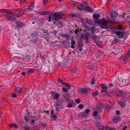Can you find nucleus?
<instances>
[{
    "mask_svg": "<svg viewBox=\"0 0 130 130\" xmlns=\"http://www.w3.org/2000/svg\"><path fill=\"white\" fill-rule=\"evenodd\" d=\"M94 22L96 24L100 25L101 28L106 29H107L108 28V27L107 25V24L111 22L109 20L106 19L104 18L99 20L95 19Z\"/></svg>",
    "mask_w": 130,
    "mask_h": 130,
    "instance_id": "f257e3e1",
    "label": "nucleus"
},
{
    "mask_svg": "<svg viewBox=\"0 0 130 130\" xmlns=\"http://www.w3.org/2000/svg\"><path fill=\"white\" fill-rule=\"evenodd\" d=\"M52 16L53 18L52 19L56 20L62 19V17L65 16V14L62 12H56L54 13Z\"/></svg>",
    "mask_w": 130,
    "mask_h": 130,
    "instance_id": "f03ea898",
    "label": "nucleus"
},
{
    "mask_svg": "<svg viewBox=\"0 0 130 130\" xmlns=\"http://www.w3.org/2000/svg\"><path fill=\"white\" fill-rule=\"evenodd\" d=\"M62 105V102L59 100H57L55 104L56 110L57 111H59V109L60 108Z\"/></svg>",
    "mask_w": 130,
    "mask_h": 130,
    "instance_id": "7ed1b4c3",
    "label": "nucleus"
},
{
    "mask_svg": "<svg viewBox=\"0 0 130 130\" xmlns=\"http://www.w3.org/2000/svg\"><path fill=\"white\" fill-rule=\"evenodd\" d=\"M44 20L43 19L37 20L35 21L37 23L38 25L39 26H42L44 24Z\"/></svg>",
    "mask_w": 130,
    "mask_h": 130,
    "instance_id": "20e7f679",
    "label": "nucleus"
},
{
    "mask_svg": "<svg viewBox=\"0 0 130 130\" xmlns=\"http://www.w3.org/2000/svg\"><path fill=\"white\" fill-rule=\"evenodd\" d=\"M5 15L6 16V19L7 21H14L15 20V18L12 16H11L9 14Z\"/></svg>",
    "mask_w": 130,
    "mask_h": 130,
    "instance_id": "39448f33",
    "label": "nucleus"
},
{
    "mask_svg": "<svg viewBox=\"0 0 130 130\" xmlns=\"http://www.w3.org/2000/svg\"><path fill=\"white\" fill-rule=\"evenodd\" d=\"M80 92L83 93H86L88 91V89L86 88H79Z\"/></svg>",
    "mask_w": 130,
    "mask_h": 130,
    "instance_id": "423d86ee",
    "label": "nucleus"
},
{
    "mask_svg": "<svg viewBox=\"0 0 130 130\" xmlns=\"http://www.w3.org/2000/svg\"><path fill=\"white\" fill-rule=\"evenodd\" d=\"M63 100L66 102H69V101H71L72 102V100L70 98L68 95L66 94H64L63 95Z\"/></svg>",
    "mask_w": 130,
    "mask_h": 130,
    "instance_id": "0eeeda50",
    "label": "nucleus"
},
{
    "mask_svg": "<svg viewBox=\"0 0 130 130\" xmlns=\"http://www.w3.org/2000/svg\"><path fill=\"white\" fill-rule=\"evenodd\" d=\"M78 45L79 47V50L82 51V47L83 46V41L81 39H79L78 41Z\"/></svg>",
    "mask_w": 130,
    "mask_h": 130,
    "instance_id": "6e6552de",
    "label": "nucleus"
},
{
    "mask_svg": "<svg viewBox=\"0 0 130 130\" xmlns=\"http://www.w3.org/2000/svg\"><path fill=\"white\" fill-rule=\"evenodd\" d=\"M51 94L53 99L54 100L58 99L59 97H60V95L59 94L57 93L54 92L53 93H51Z\"/></svg>",
    "mask_w": 130,
    "mask_h": 130,
    "instance_id": "1a4fd4ad",
    "label": "nucleus"
},
{
    "mask_svg": "<svg viewBox=\"0 0 130 130\" xmlns=\"http://www.w3.org/2000/svg\"><path fill=\"white\" fill-rule=\"evenodd\" d=\"M112 120L113 123H117L121 121V118L119 117L116 116Z\"/></svg>",
    "mask_w": 130,
    "mask_h": 130,
    "instance_id": "9d476101",
    "label": "nucleus"
},
{
    "mask_svg": "<svg viewBox=\"0 0 130 130\" xmlns=\"http://www.w3.org/2000/svg\"><path fill=\"white\" fill-rule=\"evenodd\" d=\"M96 126L99 128V130H103V126L99 122H96L95 123Z\"/></svg>",
    "mask_w": 130,
    "mask_h": 130,
    "instance_id": "9b49d317",
    "label": "nucleus"
},
{
    "mask_svg": "<svg viewBox=\"0 0 130 130\" xmlns=\"http://www.w3.org/2000/svg\"><path fill=\"white\" fill-rule=\"evenodd\" d=\"M116 35L119 36V38H123L124 37L123 32H122L120 31H117L116 32Z\"/></svg>",
    "mask_w": 130,
    "mask_h": 130,
    "instance_id": "f8f14e48",
    "label": "nucleus"
},
{
    "mask_svg": "<svg viewBox=\"0 0 130 130\" xmlns=\"http://www.w3.org/2000/svg\"><path fill=\"white\" fill-rule=\"evenodd\" d=\"M62 46L66 48L67 46L70 44V43L64 40L62 42Z\"/></svg>",
    "mask_w": 130,
    "mask_h": 130,
    "instance_id": "ddd939ff",
    "label": "nucleus"
},
{
    "mask_svg": "<svg viewBox=\"0 0 130 130\" xmlns=\"http://www.w3.org/2000/svg\"><path fill=\"white\" fill-rule=\"evenodd\" d=\"M83 8V9L85 10L88 12H91L93 11V8L89 6L85 7L84 8Z\"/></svg>",
    "mask_w": 130,
    "mask_h": 130,
    "instance_id": "4468645a",
    "label": "nucleus"
},
{
    "mask_svg": "<svg viewBox=\"0 0 130 130\" xmlns=\"http://www.w3.org/2000/svg\"><path fill=\"white\" fill-rule=\"evenodd\" d=\"M89 114H87L86 113H84V112H80L78 115V116H81L83 118H86L88 116Z\"/></svg>",
    "mask_w": 130,
    "mask_h": 130,
    "instance_id": "2eb2a0df",
    "label": "nucleus"
},
{
    "mask_svg": "<svg viewBox=\"0 0 130 130\" xmlns=\"http://www.w3.org/2000/svg\"><path fill=\"white\" fill-rule=\"evenodd\" d=\"M15 23L16 24V28L22 27L23 26L24 24L23 23L20 22H16Z\"/></svg>",
    "mask_w": 130,
    "mask_h": 130,
    "instance_id": "dca6fc26",
    "label": "nucleus"
},
{
    "mask_svg": "<svg viewBox=\"0 0 130 130\" xmlns=\"http://www.w3.org/2000/svg\"><path fill=\"white\" fill-rule=\"evenodd\" d=\"M54 23L56 25L58 26L59 28L60 27L62 26L61 23L59 21L57 20L55 22H54Z\"/></svg>",
    "mask_w": 130,
    "mask_h": 130,
    "instance_id": "f3484780",
    "label": "nucleus"
},
{
    "mask_svg": "<svg viewBox=\"0 0 130 130\" xmlns=\"http://www.w3.org/2000/svg\"><path fill=\"white\" fill-rule=\"evenodd\" d=\"M127 57L126 55L122 56L120 58V59L121 60H123V62L124 64L126 63V60L127 59Z\"/></svg>",
    "mask_w": 130,
    "mask_h": 130,
    "instance_id": "a211bd4d",
    "label": "nucleus"
},
{
    "mask_svg": "<svg viewBox=\"0 0 130 130\" xmlns=\"http://www.w3.org/2000/svg\"><path fill=\"white\" fill-rule=\"evenodd\" d=\"M38 34V32L37 31H34L30 34V36L31 37L34 38L37 36Z\"/></svg>",
    "mask_w": 130,
    "mask_h": 130,
    "instance_id": "6ab92c4d",
    "label": "nucleus"
},
{
    "mask_svg": "<svg viewBox=\"0 0 130 130\" xmlns=\"http://www.w3.org/2000/svg\"><path fill=\"white\" fill-rule=\"evenodd\" d=\"M111 18L114 20L117 17V14L115 12H112L111 14Z\"/></svg>",
    "mask_w": 130,
    "mask_h": 130,
    "instance_id": "aec40b11",
    "label": "nucleus"
},
{
    "mask_svg": "<svg viewBox=\"0 0 130 130\" xmlns=\"http://www.w3.org/2000/svg\"><path fill=\"white\" fill-rule=\"evenodd\" d=\"M118 103L122 108H124L126 104L123 102L119 101L118 102Z\"/></svg>",
    "mask_w": 130,
    "mask_h": 130,
    "instance_id": "412c9836",
    "label": "nucleus"
},
{
    "mask_svg": "<svg viewBox=\"0 0 130 130\" xmlns=\"http://www.w3.org/2000/svg\"><path fill=\"white\" fill-rule=\"evenodd\" d=\"M34 4L33 2H31L30 6L28 7V9L30 10H33L34 8Z\"/></svg>",
    "mask_w": 130,
    "mask_h": 130,
    "instance_id": "4be33fe9",
    "label": "nucleus"
},
{
    "mask_svg": "<svg viewBox=\"0 0 130 130\" xmlns=\"http://www.w3.org/2000/svg\"><path fill=\"white\" fill-rule=\"evenodd\" d=\"M93 17L94 18L96 19L99 18L100 17V15L99 13H97L96 14H93Z\"/></svg>",
    "mask_w": 130,
    "mask_h": 130,
    "instance_id": "5701e85b",
    "label": "nucleus"
},
{
    "mask_svg": "<svg viewBox=\"0 0 130 130\" xmlns=\"http://www.w3.org/2000/svg\"><path fill=\"white\" fill-rule=\"evenodd\" d=\"M71 101H69L68 102L69 104L67 105V107H71L73 106V101L72 100V102H71Z\"/></svg>",
    "mask_w": 130,
    "mask_h": 130,
    "instance_id": "b1692460",
    "label": "nucleus"
},
{
    "mask_svg": "<svg viewBox=\"0 0 130 130\" xmlns=\"http://www.w3.org/2000/svg\"><path fill=\"white\" fill-rule=\"evenodd\" d=\"M60 35L61 36L63 37H66L67 39H68L70 37V36L69 35L67 34H60Z\"/></svg>",
    "mask_w": 130,
    "mask_h": 130,
    "instance_id": "393cba45",
    "label": "nucleus"
},
{
    "mask_svg": "<svg viewBox=\"0 0 130 130\" xmlns=\"http://www.w3.org/2000/svg\"><path fill=\"white\" fill-rule=\"evenodd\" d=\"M48 12L47 11H40L38 13L43 15H46L48 14Z\"/></svg>",
    "mask_w": 130,
    "mask_h": 130,
    "instance_id": "a878e982",
    "label": "nucleus"
},
{
    "mask_svg": "<svg viewBox=\"0 0 130 130\" xmlns=\"http://www.w3.org/2000/svg\"><path fill=\"white\" fill-rule=\"evenodd\" d=\"M75 43V41L73 39H72L71 41V48H74V45Z\"/></svg>",
    "mask_w": 130,
    "mask_h": 130,
    "instance_id": "bb28decb",
    "label": "nucleus"
},
{
    "mask_svg": "<svg viewBox=\"0 0 130 130\" xmlns=\"http://www.w3.org/2000/svg\"><path fill=\"white\" fill-rule=\"evenodd\" d=\"M9 126L10 127V128H12L13 127H14L16 128H18V126L16 124H10L9 125Z\"/></svg>",
    "mask_w": 130,
    "mask_h": 130,
    "instance_id": "cd10ccee",
    "label": "nucleus"
},
{
    "mask_svg": "<svg viewBox=\"0 0 130 130\" xmlns=\"http://www.w3.org/2000/svg\"><path fill=\"white\" fill-rule=\"evenodd\" d=\"M64 85L67 88V89L68 90L70 89L71 88V85L69 84L66 83L64 84Z\"/></svg>",
    "mask_w": 130,
    "mask_h": 130,
    "instance_id": "c85d7f7f",
    "label": "nucleus"
},
{
    "mask_svg": "<svg viewBox=\"0 0 130 130\" xmlns=\"http://www.w3.org/2000/svg\"><path fill=\"white\" fill-rule=\"evenodd\" d=\"M112 108L111 107L110 105L107 106L106 107V110L108 112H109L110 109Z\"/></svg>",
    "mask_w": 130,
    "mask_h": 130,
    "instance_id": "c756f323",
    "label": "nucleus"
},
{
    "mask_svg": "<svg viewBox=\"0 0 130 130\" xmlns=\"http://www.w3.org/2000/svg\"><path fill=\"white\" fill-rule=\"evenodd\" d=\"M98 38V36H95L94 35H93L92 37V38L95 41H96L97 40V38Z\"/></svg>",
    "mask_w": 130,
    "mask_h": 130,
    "instance_id": "7c9ffc66",
    "label": "nucleus"
},
{
    "mask_svg": "<svg viewBox=\"0 0 130 130\" xmlns=\"http://www.w3.org/2000/svg\"><path fill=\"white\" fill-rule=\"evenodd\" d=\"M13 10L15 12H17L18 13L22 11V9L21 8L18 9H14Z\"/></svg>",
    "mask_w": 130,
    "mask_h": 130,
    "instance_id": "2f4dec72",
    "label": "nucleus"
},
{
    "mask_svg": "<svg viewBox=\"0 0 130 130\" xmlns=\"http://www.w3.org/2000/svg\"><path fill=\"white\" fill-rule=\"evenodd\" d=\"M4 10L5 11V12L9 13L10 14H14V13L11 11L10 10L4 9Z\"/></svg>",
    "mask_w": 130,
    "mask_h": 130,
    "instance_id": "473e14b6",
    "label": "nucleus"
},
{
    "mask_svg": "<svg viewBox=\"0 0 130 130\" xmlns=\"http://www.w3.org/2000/svg\"><path fill=\"white\" fill-rule=\"evenodd\" d=\"M119 94H120V96H122V97H123V95H124V92H123V90H119Z\"/></svg>",
    "mask_w": 130,
    "mask_h": 130,
    "instance_id": "72a5a7b5",
    "label": "nucleus"
},
{
    "mask_svg": "<svg viewBox=\"0 0 130 130\" xmlns=\"http://www.w3.org/2000/svg\"><path fill=\"white\" fill-rule=\"evenodd\" d=\"M118 39L117 38H115L114 40L113 41L112 43L113 44H116L118 42Z\"/></svg>",
    "mask_w": 130,
    "mask_h": 130,
    "instance_id": "f704fd0d",
    "label": "nucleus"
},
{
    "mask_svg": "<svg viewBox=\"0 0 130 130\" xmlns=\"http://www.w3.org/2000/svg\"><path fill=\"white\" fill-rule=\"evenodd\" d=\"M101 86L103 89H105V90L106 89H107V86L104 84H101Z\"/></svg>",
    "mask_w": 130,
    "mask_h": 130,
    "instance_id": "c9c22d12",
    "label": "nucleus"
},
{
    "mask_svg": "<svg viewBox=\"0 0 130 130\" xmlns=\"http://www.w3.org/2000/svg\"><path fill=\"white\" fill-rule=\"evenodd\" d=\"M15 89L17 92H19L21 91V88L19 87H15Z\"/></svg>",
    "mask_w": 130,
    "mask_h": 130,
    "instance_id": "e433bc0d",
    "label": "nucleus"
},
{
    "mask_svg": "<svg viewBox=\"0 0 130 130\" xmlns=\"http://www.w3.org/2000/svg\"><path fill=\"white\" fill-rule=\"evenodd\" d=\"M85 39L86 40V42H87L88 41V40L89 39V38L88 37V36L86 34H85Z\"/></svg>",
    "mask_w": 130,
    "mask_h": 130,
    "instance_id": "4c0bfd02",
    "label": "nucleus"
},
{
    "mask_svg": "<svg viewBox=\"0 0 130 130\" xmlns=\"http://www.w3.org/2000/svg\"><path fill=\"white\" fill-rule=\"evenodd\" d=\"M98 94V93L97 91H96L95 92H93L92 95L95 96Z\"/></svg>",
    "mask_w": 130,
    "mask_h": 130,
    "instance_id": "58836bf2",
    "label": "nucleus"
},
{
    "mask_svg": "<svg viewBox=\"0 0 130 130\" xmlns=\"http://www.w3.org/2000/svg\"><path fill=\"white\" fill-rule=\"evenodd\" d=\"M38 41V40L37 38H35V39L31 41L32 43H36Z\"/></svg>",
    "mask_w": 130,
    "mask_h": 130,
    "instance_id": "ea45409f",
    "label": "nucleus"
},
{
    "mask_svg": "<svg viewBox=\"0 0 130 130\" xmlns=\"http://www.w3.org/2000/svg\"><path fill=\"white\" fill-rule=\"evenodd\" d=\"M86 22L90 24H92V22H91L90 20H89L88 19H86Z\"/></svg>",
    "mask_w": 130,
    "mask_h": 130,
    "instance_id": "a19ab883",
    "label": "nucleus"
},
{
    "mask_svg": "<svg viewBox=\"0 0 130 130\" xmlns=\"http://www.w3.org/2000/svg\"><path fill=\"white\" fill-rule=\"evenodd\" d=\"M25 130H29L30 128V127L28 126H26L23 127Z\"/></svg>",
    "mask_w": 130,
    "mask_h": 130,
    "instance_id": "79ce46f5",
    "label": "nucleus"
},
{
    "mask_svg": "<svg viewBox=\"0 0 130 130\" xmlns=\"http://www.w3.org/2000/svg\"><path fill=\"white\" fill-rule=\"evenodd\" d=\"M34 71V69H29L27 71V73H31Z\"/></svg>",
    "mask_w": 130,
    "mask_h": 130,
    "instance_id": "37998d69",
    "label": "nucleus"
},
{
    "mask_svg": "<svg viewBox=\"0 0 130 130\" xmlns=\"http://www.w3.org/2000/svg\"><path fill=\"white\" fill-rule=\"evenodd\" d=\"M123 100L124 101H126L127 100V97L125 96L124 95H123Z\"/></svg>",
    "mask_w": 130,
    "mask_h": 130,
    "instance_id": "c03bdc74",
    "label": "nucleus"
},
{
    "mask_svg": "<svg viewBox=\"0 0 130 130\" xmlns=\"http://www.w3.org/2000/svg\"><path fill=\"white\" fill-rule=\"evenodd\" d=\"M77 7L78 9H79L81 10H82V9H83V8L85 7L83 6L82 4H81V6L80 7L79 6H78Z\"/></svg>",
    "mask_w": 130,
    "mask_h": 130,
    "instance_id": "a18cd8bd",
    "label": "nucleus"
},
{
    "mask_svg": "<svg viewBox=\"0 0 130 130\" xmlns=\"http://www.w3.org/2000/svg\"><path fill=\"white\" fill-rule=\"evenodd\" d=\"M48 0H43V4L44 5H45L47 3Z\"/></svg>",
    "mask_w": 130,
    "mask_h": 130,
    "instance_id": "49530a36",
    "label": "nucleus"
},
{
    "mask_svg": "<svg viewBox=\"0 0 130 130\" xmlns=\"http://www.w3.org/2000/svg\"><path fill=\"white\" fill-rule=\"evenodd\" d=\"M90 112V110L88 109H87L85 110V113L87 114H89V113Z\"/></svg>",
    "mask_w": 130,
    "mask_h": 130,
    "instance_id": "de8ad7c7",
    "label": "nucleus"
},
{
    "mask_svg": "<svg viewBox=\"0 0 130 130\" xmlns=\"http://www.w3.org/2000/svg\"><path fill=\"white\" fill-rule=\"evenodd\" d=\"M58 82H59L61 83L62 84H63V85H64L65 84V83L63 82L62 80L61 79H59L58 80Z\"/></svg>",
    "mask_w": 130,
    "mask_h": 130,
    "instance_id": "09e8293b",
    "label": "nucleus"
},
{
    "mask_svg": "<svg viewBox=\"0 0 130 130\" xmlns=\"http://www.w3.org/2000/svg\"><path fill=\"white\" fill-rule=\"evenodd\" d=\"M118 29L119 30H121L123 29V27L121 25H119L118 26Z\"/></svg>",
    "mask_w": 130,
    "mask_h": 130,
    "instance_id": "8fccbe9b",
    "label": "nucleus"
},
{
    "mask_svg": "<svg viewBox=\"0 0 130 130\" xmlns=\"http://www.w3.org/2000/svg\"><path fill=\"white\" fill-rule=\"evenodd\" d=\"M62 90L64 92H68L67 90L65 88H63L62 89Z\"/></svg>",
    "mask_w": 130,
    "mask_h": 130,
    "instance_id": "3c124183",
    "label": "nucleus"
},
{
    "mask_svg": "<svg viewBox=\"0 0 130 130\" xmlns=\"http://www.w3.org/2000/svg\"><path fill=\"white\" fill-rule=\"evenodd\" d=\"M83 107V105L82 104H79L78 106L79 108L80 109H82Z\"/></svg>",
    "mask_w": 130,
    "mask_h": 130,
    "instance_id": "603ef678",
    "label": "nucleus"
},
{
    "mask_svg": "<svg viewBox=\"0 0 130 130\" xmlns=\"http://www.w3.org/2000/svg\"><path fill=\"white\" fill-rule=\"evenodd\" d=\"M43 31V33L45 34H48V31L47 30L44 29Z\"/></svg>",
    "mask_w": 130,
    "mask_h": 130,
    "instance_id": "864d4df0",
    "label": "nucleus"
},
{
    "mask_svg": "<svg viewBox=\"0 0 130 130\" xmlns=\"http://www.w3.org/2000/svg\"><path fill=\"white\" fill-rule=\"evenodd\" d=\"M51 118H54L55 119H56L57 118V117L56 115H53V116H51Z\"/></svg>",
    "mask_w": 130,
    "mask_h": 130,
    "instance_id": "5fc2aeb1",
    "label": "nucleus"
},
{
    "mask_svg": "<svg viewBox=\"0 0 130 130\" xmlns=\"http://www.w3.org/2000/svg\"><path fill=\"white\" fill-rule=\"evenodd\" d=\"M80 100L79 99H76V103H77L78 104L80 102Z\"/></svg>",
    "mask_w": 130,
    "mask_h": 130,
    "instance_id": "6e6d98bb",
    "label": "nucleus"
},
{
    "mask_svg": "<svg viewBox=\"0 0 130 130\" xmlns=\"http://www.w3.org/2000/svg\"><path fill=\"white\" fill-rule=\"evenodd\" d=\"M24 119L27 122H28V118L27 117H24Z\"/></svg>",
    "mask_w": 130,
    "mask_h": 130,
    "instance_id": "4d7b16f0",
    "label": "nucleus"
},
{
    "mask_svg": "<svg viewBox=\"0 0 130 130\" xmlns=\"http://www.w3.org/2000/svg\"><path fill=\"white\" fill-rule=\"evenodd\" d=\"M54 111L53 109H52L51 111V116H52L54 114Z\"/></svg>",
    "mask_w": 130,
    "mask_h": 130,
    "instance_id": "13d9d810",
    "label": "nucleus"
},
{
    "mask_svg": "<svg viewBox=\"0 0 130 130\" xmlns=\"http://www.w3.org/2000/svg\"><path fill=\"white\" fill-rule=\"evenodd\" d=\"M51 15L48 16V21L49 22H50L51 21Z\"/></svg>",
    "mask_w": 130,
    "mask_h": 130,
    "instance_id": "bf43d9fd",
    "label": "nucleus"
},
{
    "mask_svg": "<svg viewBox=\"0 0 130 130\" xmlns=\"http://www.w3.org/2000/svg\"><path fill=\"white\" fill-rule=\"evenodd\" d=\"M91 84H92V85L94 84L95 83V80H94V79H92L91 80Z\"/></svg>",
    "mask_w": 130,
    "mask_h": 130,
    "instance_id": "052dcab7",
    "label": "nucleus"
},
{
    "mask_svg": "<svg viewBox=\"0 0 130 130\" xmlns=\"http://www.w3.org/2000/svg\"><path fill=\"white\" fill-rule=\"evenodd\" d=\"M12 97L16 98L17 97V94H13L12 95Z\"/></svg>",
    "mask_w": 130,
    "mask_h": 130,
    "instance_id": "680f3d73",
    "label": "nucleus"
},
{
    "mask_svg": "<svg viewBox=\"0 0 130 130\" xmlns=\"http://www.w3.org/2000/svg\"><path fill=\"white\" fill-rule=\"evenodd\" d=\"M107 89H106L105 90V89H104L102 88V89L101 90V92H104L106 91L107 90Z\"/></svg>",
    "mask_w": 130,
    "mask_h": 130,
    "instance_id": "e2e57ef3",
    "label": "nucleus"
},
{
    "mask_svg": "<svg viewBox=\"0 0 130 130\" xmlns=\"http://www.w3.org/2000/svg\"><path fill=\"white\" fill-rule=\"evenodd\" d=\"M72 16L73 17L76 18L77 16V15H76V14H72Z\"/></svg>",
    "mask_w": 130,
    "mask_h": 130,
    "instance_id": "0e129e2a",
    "label": "nucleus"
},
{
    "mask_svg": "<svg viewBox=\"0 0 130 130\" xmlns=\"http://www.w3.org/2000/svg\"><path fill=\"white\" fill-rule=\"evenodd\" d=\"M97 112L96 111H94L93 113V115L94 116H96L97 115Z\"/></svg>",
    "mask_w": 130,
    "mask_h": 130,
    "instance_id": "69168bd1",
    "label": "nucleus"
},
{
    "mask_svg": "<svg viewBox=\"0 0 130 130\" xmlns=\"http://www.w3.org/2000/svg\"><path fill=\"white\" fill-rule=\"evenodd\" d=\"M116 113L117 115H119L120 114V111L119 110H117L116 111Z\"/></svg>",
    "mask_w": 130,
    "mask_h": 130,
    "instance_id": "338daca9",
    "label": "nucleus"
},
{
    "mask_svg": "<svg viewBox=\"0 0 130 130\" xmlns=\"http://www.w3.org/2000/svg\"><path fill=\"white\" fill-rule=\"evenodd\" d=\"M127 128V126H124L122 130H125Z\"/></svg>",
    "mask_w": 130,
    "mask_h": 130,
    "instance_id": "774afa93",
    "label": "nucleus"
}]
</instances>
